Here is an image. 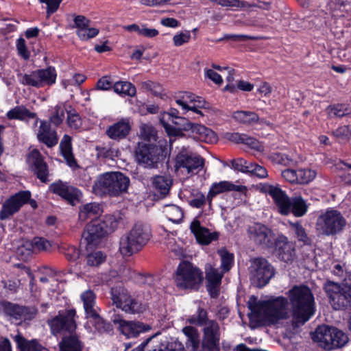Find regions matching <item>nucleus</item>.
<instances>
[{
	"label": "nucleus",
	"mask_w": 351,
	"mask_h": 351,
	"mask_svg": "<svg viewBox=\"0 0 351 351\" xmlns=\"http://www.w3.org/2000/svg\"><path fill=\"white\" fill-rule=\"evenodd\" d=\"M287 305V299L283 296L257 301V298L252 295L247 302L248 308L251 311L249 318L251 321L264 320L269 325L276 324L280 320L288 318Z\"/></svg>",
	"instance_id": "f257e3e1"
},
{
	"label": "nucleus",
	"mask_w": 351,
	"mask_h": 351,
	"mask_svg": "<svg viewBox=\"0 0 351 351\" xmlns=\"http://www.w3.org/2000/svg\"><path fill=\"white\" fill-rule=\"evenodd\" d=\"M293 318L304 324L315 313V298L311 289L305 285H294L288 292Z\"/></svg>",
	"instance_id": "f03ea898"
},
{
	"label": "nucleus",
	"mask_w": 351,
	"mask_h": 351,
	"mask_svg": "<svg viewBox=\"0 0 351 351\" xmlns=\"http://www.w3.org/2000/svg\"><path fill=\"white\" fill-rule=\"evenodd\" d=\"M265 192L272 198L278 212L282 216L302 217L308 212V206L301 195L289 197L279 186L270 184L265 187Z\"/></svg>",
	"instance_id": "7ed1b4c3"
},
{
	"label": "nucleus",
	"mask_w": 351,
	"mask_h": 351,
	"mask_svg": "<svg viewBox=\"0 0 351 351\" xmlns=\"http://www.w3.org/2000/svg\"><path fill=\"white\" fill-rule=\"evenodd\" d=\"M130 184V178L123 173L106 172L97 177L93 186V191L96 195L118 197L128 191Z\"/></svg>",
	"instance_id": "20e7f679"
},
{
	"label": "nucleus",
	"mask_w": 351,
	"mask_h": 351,
	"mask_svg": "<svg viewBox=\"0 0 351 351\" xmlns=\"http://www.w3.org/2000/svg\"><path fill=\"white\" fill-rule=\"evenodd\" d=\"M119 219L114 215H106L92 219L83 231L82 237L88 245H97L118 226Z\"/></svg>",
	"instance_id": "39448f33"
},
{
	"label": "nucleus",
	"mask_w": 351,
	"mask_h": 351,
	"mask_svg": "<svg viewBox=\"0 0 351 351\" xmlns=\"http://www.w3.org/2000/svg\"><path fill=\"white\" fill-rule=\"evenodd\" d=\"M151 228L143 223H136L119 242V251L123 256H130L141 251L152 237Z\"/></svg>",
	"instance_id": "423d86ee"
},
{
	"label": "nucleus",
	"mask_w": 351,
	"mask_h": 351,
	"mask_svg": "<svg viewBox=\"0 0 351 351\" xmlns=\"http://www.w3.org/2000/svg\"><path fill=\"white\" fill-rule=\"evenodd\" d=\"M323 289L334 310H351V281L341 285L327 280L323 285Z\"/></svg>",
	"instance_id": "0eeeda50"
},
{
	"label": "nucleus",
	"mask_w": 351,
	"mask_h": 351,
	"mask_svg": "<svg viewBox=\"0 0 351 351\" xmlns=\"http://www.w3.org/2000/svg\"><path fill=\"white\" fill-rule=\"evenodd\" d=\"M167 156V148L154 143L141 142L135 149V158L140 165L149 168H158Z\"/></svg>",
	"instance_id": "6e6552de"
},
{
	"label": "nucleus",
	"mask_w": 351,
	"mask_h": 351,
	"mask_svg": "<svg viewBox=\"0 0 351 351\" xmlns=\"http://www.w3.org/2000/svg\"><path fill=\"white\" fill-rule=\"evenodd\" d=\"M346 223V218L339 210L328 208L318 216L316 225L322 234L333 237L341 233Z\"/></svg>",
	"instance_id": "1a4fd4ad"
},
{
	"label": "nucleus",
	"mask_w": 351,
	"mask_h": 351,
	"mask_svg": "<svg viewBox=\"0 0 351 351\" xmlns=\"http://www.w3.org/2000/svg\"><path fill=\"white\" fill-rule=\"evenodd\" d=\"M312 339L326 350L344 346L348 338L346 333L333 326H319L313 333Z\"/></svg>",
	"instance_id": "9d476101"
},
{
	"label": "nucleus",
	"mask_w": 351,
	"mask_h": 351,
	"mask_svg": "<svg viewBox=\"0 0 351 351\" xmlns=\"http://www.w3.org/2000/svg\"><path fill=\"white\" fill-rule=\"evenodd\" d=\"M203 279V272L191 263L183 261L179 264L175 277L178 287L197 290Z\"/></svg>",
	"instance_id": "9b49d317"
},
{
	"label": "nucleus",
	"mask_w": 351,
	"mask_h": 351,
	"mask_svg": "<svg viewBox=\"0 0 351 351\" xmlns=\"http://www.w3.org/2000/svg\"><path fill=\"white\" fill-rule=\"evenodd\" d=\"M77 317L75 308L66 309L64 311H58V314L47 320L51 334L53 336L74 333L77 329L75 317Z\"/></svg>",
	"instance_id": "f8f14e48"
},
{
	"label": "nucleus",
	"mask_w": 351,
	"mask_h": 351,
	"mask_svg": "<svg viewBox=\"0 0 351 351\" xmlns=\"http://www.w3.org/2000/svg\"><path fill=\"white\" fill-rule=\"evenodd\" d=\"M111 295L113 304L126 313H143L145 310V306L142 302L132 298L123 287L112 288Z\"/></svg>",
	"instance_id": "ddd939ff"
},
{
	"label": "nucleus",
	"mask_w": 351,
	"mask_h": 351,
	"mask_svg": "<svg viewBox=\"0 0 351 351\" xmlns=\"http://www.w3.org/2000/svg\"><path fill=\"white\" fill-rule=\"evenodd\" d=\"M152 338H148L134 348H132V343H125L124 351H183L184 346L183 343L177 339L166 338L165 340L154 344Z\"/></svg>",
	"instance_id": "4468645a"
},
{
	"label": "nucleus",
	"mask_w": 351,
	"mask_h": 351,
	"mask_svg": "<svg viewBox=\"0 0 351 351\" xmlns=\"http://www.w3.org/2000/svg\"><path fill=\"white\" fill-rule=\"evenodd\" d=\"M189 121L188 119L179 116V111L174 108H171L169 112H164L160 116V123L169 136H184L182 128H184Z\"/></svg>",
	"instance_id": "2eb2a0df"
},
{
	"label": "nucleus",
	"mask_w": 351,
	"mask_h": 351,
	"mask_svg": "<svg viewBox=\"0 0 351 351\" xmlns=\"http://www.w3.org/2000/svg\"><path fill=\"white\" fill-rule=\"evenodd\" d=\"M111 322L117 326V330L127 339L135 338L141 333L149 331L151 326L139 321H128L118 313H114Z\"/></svg>",
	"instance_id": "dca6fc26"
},
{
	"label": "nucleus",
	"mask_w": 351,
	"mask_h": 351,
	"mask_svg": "<svg viewBox=\"0 0 351 351\" xmlns=\"http://www.w3.org/2000/svg\"><path fill=\"white\" fill-rule=\"evenodd\" d=\"M252 266L254 269L252 280L258 288L266 286L275 275L274 267L264 258H255L252 262Z\"/></svg>",
	"instance_id": "f3484780"
},
{
	"label": "nucleus",
	"mask_w": 351,
	"mask_h": 351,
	"mask_svg": "<svg viewBox=\"0 0 351 351\" xmlns=\"http://www.w3.org/2000/svg\"><path fill=\"white\" fill-rule=\"evenodd\" d=\"M221 332L219 323L211 319L202 329L200 350L199 351H220Z\"/></svg>",
	"instance_id": "a211bd4d"
},
{
	"label": "nucleus",
	"mask_w": 351,
	"mask_h": 351,
	"mask_svg": "<svg viewBox=\"0 0 351 351\" xmlns=\"http://www.w3.org/2000/svg\"><path fill=\"white\" fill-rule=\"evenodd\" d=\"M31 196L29 191H20L11 195L2 204L0 210V220L10 219L18 213L21 208L29 202Z\"/></svg>",
	"instance_id": "6ab92c4d"
},
{
	"label": "nucleus",
	"mask_w": 351,
	"mask_h": 351,
	"mask_svg": "<svg viewBox=\"0 0 351 351\" xmlns=\"http://www.w3.org/2000/svg\"><path fill=\"white\" fill-rule=\"evenodd\" d=\"M274 254L286 263L291 264L297 258L295 243L289 241L283 234H278L272 243Z\"/></svg>",
	"instance_id": "aec40b11"
},
{
	"label": "nucleus",
	"mask_w": 351,
	"mask_h": 351,
	"mask_svg": "<svg viewBox=\"0 0 351 351\" xmlns=\"http://www.w3.org/2000/svg\"><path fill=\"white\" fill-rule=\"evenodd\" d=\"M249 238L256 245L266 248H271L275 234L267 226L256 222L250 226L247 230Z\"/></svg>",
	"instance_id": "412c9836"
},
{
	"label": "nucleus",
	"mask_w": 351,
	"mask_h": 351,
	"mask_svg": "<svg viewBox=\"0 0 351 351\" xmlns=\"http://www.w3.org/2000/svg\"><path fill=\"white\" fill-rule=\"evenodd\" d=\"M176 169H186L189 173L199 171L204 165V159L199 155L193 154L186 150L180 152L175 159Z\"/></svg>",
	"instance_id": "4be33fe9"
},
{
	"label": "nucleus",
	"mask_w": 351,
	"mask_h": 351,
	"mask_svg": "<svg viewBox=\"0 0 351 351\" xmlns=\"http://www.w3.org/2000/svg\"><path fill=\"white\" fill-rule=\"evenodd\" d=\"M188 132V135L197 141L206 143H214L217 141L216 133L211 129L202 124L193 123L189 121L182 128V133Z\"/></svg>",
	"instance_id": "5701e85b"
},
{
	"label": "nucleus",
	"mask_w": 351,
	"mask_h": 351,
	"mask_svg": "<svg viewBox=\"0 0 351 351\" xmlns=\"http://www.w3.org/2000/svg\"><path fill=\"white\" fill-rule=\"evenodd\" d=\"M49 190L71 204L79 201L82 196V192L80 189L61 180L51 183L49 186Z\"/></svg>",
	"instance_id": "b1692460"
},
{
	"label": "nucleus",
	"mask_w": 351,
	"mask_h": 351,
	"mask_svg": "<svg viewBox=\"0 0 351 351\" xmlns=\"http://www.w3.org/2000/svg\"><path fill=\"white\" fill-rule=\"evenodd\" d=\"M30 168L36 178L43 183L49 182V168L39 150L34 149L27 156Z\"/></svg>",
	"instance_id": "393cba45"
},
{
	"label": "nucleus",
	"mask_w": 351,
	"mask_h": 351,
	"mask_svg": "<svg viewBox=\"0 0 351 351\" xmlns=\"http://www.w3.org/2000/svg\"><path fill=\"white\" fill-rule=\"evenodd\" d=\"M4 313L16 320L30 321L33 319L36 313L37 309L33 307L20 306L10 302L3 303Z\"/></svg>",
	"instance_id": "a878e982"
},
{
	"label": "nucleus",
	"mask_w": 351,
	"mask_h": 351,
	"mask_svg": "<svg viewBox=\"0 0 351 351\" xmlns=\"http://www.w3.org/2000/svg\"><path fill=\"white\" fill-rule=\"evenodd\" d=\"M132 130L129 118H122L109 125L106 131L107 136L113 141H120L125 139Z\"/></svg>",
	"instance_id": "bb28decb"
},
{
	"label": "nucleus",
	"mask_w": 351,
	"mask_h": 351,
	"mask_svg": "<svg viewBox=\"0 0 351 351\" xmlns=\"http://www.w3.org/2000/svg\"><path fill=\"white\" fill-rule=\"evenodd\" d=\"M190 230L194 234L197 241L202 245H208L211 242L219 239V232H210L209 229L202 227L200 221L197 219H195L191 222Z\"/></svg>",
	"instance_id": "cd10ccee"
},
{
	"label": "nucleus",
	"mask_w": 351,
	"mask_h": 351,
	"mask_svg": "<svg viewBox=\"0 0 351 351\" xmlns=\"http://www.w3.org/2000/svg\"><path fill=\"white\" fill-rule=\"evenodd\" d=\"M223 273H221L218 269L212 268L206 274V289L210 298H217L219 295V287L221 284V280Z\"/></svg>",
	"instance_id": "c85d7f7f"
},
{
	"label": "nucleus",
	"mask_w": 351,
	"mask_h": 351,
	"mask_svg": "<svg viewBox=\"0 0 351 351\" xmlns=\"http://www.w3.org/2000/svg\"><path fill=\"white\" fill-rule=\"evenodd\" d=\"M245 189V186L236 185L230 181H220L213 182L209 189V197H215L217 195L230 191L243 192Z\"/></svg>",
	"instance_id": "c756f323"
},
{
	"label": "nucleus",
	"mask_w": 351,
	"mask_h": 351,
	"mask_svg": "<svg viewBox=\"0 0 351 351\" xmlns=\"http://www.w3.org/2000/svg\"><path fill=\"white\" fill-rule=\"evenodd\" d=\"M60 351H83L84 343L75 332L64 335L59 343Z\"/></svg>",
	"instance_id": "7c9ffc66"
},
{
	"label": "nucleus",
	"mask_w": 351,
	"mask_h": 351,
	"mask_svg": "<svg viewBox=\"0 0 351 351\" xmlns=\"http://www.w3.org/2000/svg\"><path fill=\"white\" fill-rule=\"evenodd\" d=\"M172 183V179L166 176H155L152 179V187L160 198L169 194Z\"/></svg>",
	"instance_id": "2f4dec72"
},
{
	"label": "nucleus",
	"mask_w": 351,
	"mask_h": 351,
	"mask_svg": "<svg viewBox=\"0 0 351 351\" xmlns=\"http://www.w3.org/2000/svg\"><path fill=\"white\" fill-rule=\"evenodd\" d=\"M182 332L186 337L185 342L186 350L188 351H199L201 341L197 329L193 326H187L182 328Z\"/></svg>",
	"instance_id": "473e14b6"
},
{
	"label": "nucleus",
	"mask_w": 351,
	"mask_h": 351,
	"mask_svg": "<svg viewBox=\"0 0 351 351\" xmlns=\"http://www.w3.org/2000/svg\"><path fill=\"white\" fill-rule=\"evenodd\" d=\"M86 318L90 320L96 332L100 334L113 333L112 324L101 317L97 312L88 315Z\"/></svg>",
	"instance_id": "72a5a7b5"
},
{
	"label": "nucleus",
	"mask_w": 351,
	"mask_h": 351,
	"mask_svg": "<svg viewBox=\"0 0 351 351\" xmlns=\"http://www.w3.org/2000/svg\"><path fill=\"white\" fill-rule=\"evenodd\" d=\"M14 341L20 351H48L36 339L28 341L19 333L14 337Z\"/></svg>",
	"instance_id": "f704fd0d"
},
{
	"label": "nucleus",
	"mask_w": 351,
	"mask_h": 351,
	"mask_svg": "<svg viewBox=\"0 0 351 351\" xmlns=\"http://www.w3.org/2000/svg\"><path fill=\"white\" fill-rule=\"evenodd\" d=\"M290 227L293 231L294 237L301 246H311L313 243V239L308 234L306 229L300 221L289 222Z\"/></svg>",
	"instance_id": "c9c22d12"
},
{
	"label": "nucleus",
	"mask_w": 351,
	"mask_h": 351,
	"mask_svg": "<svg viewBox=\"0 0 351 351\" xmlns=\"http://www.w3.org/2000/svg\"><path fill=\"white\" fill-rule=\"evenodd\" d=\"M39 87L52 86L56 82L57 72L54 66H49L45 69H38Z\"/></svg>",
	"instance_id": "e433bc0d"
},
{
	"label": "nucleus",
	"mask_w": 351,
	"mask_h": 351,
	"mask_svg": "<svg viewBox=\"0 0 351 351\" xmlns=\"http://www.w3.org/2000/svg\"><path fill=\"white\" fill-rule=\"evenodd\" d=\"M6 117L10 120L24 121L27 119H34L37 115L36 113L30 112L24 106H17L10 110L6 113Z\"/></svg>",
	"instance_id": "4c0bfd02"
},
{
	"label": "nucleus",
	"mask_w": 351,
	"mask_h": 351,
	"mask_svg": "<svg viewBox=\"0 0 351 351\" xmlns=\"http://www.w3.org/2000/svg\"><path fill=\"white\" fill-rule=\"evenodd\" d=\"M80 298L83 302L86 317L97 312L94 308L96 303V295L93 291L88 289L82 292Z\"/></svg>",
	"instance_id": "58836bf2"
},
{
	"label": "nucleus",
	"mask_w": 351,
	"mask_h": 351,
	"mask_svg": "<svg viewBox=\"0 0 351 351\" xmlns=\"http://www.w3.org/2000/svg\"><path fill=\"white\" fill-rule=\"evenodd\" d=\"M113 90L123 97L126 96L134 97L136 93L135 86L128 81H118L114 82Z\"/></svg>",
	"instance_id": "ea45409f"
},
{
	"label": "nucleus",
	"mask_w": 351,
	"mask_h": 351,
	"mask_svg": "<svg viewBox=\"0 0 351 351\" xmlns=\"http://www.w3.org/2000/svg\"><path fill=\"white\" fill-rule=\"evenodd\" d=\"M99 205L95 202L84 204L80 207L78 217L81 221H85L88 218L95 217L99 213Z\"/></svg>",
	"instance_id": "a19ab883"
},
{
	"label": "nucleus",
	"mask_w": 351,
	"mask_h": 351,
	"mask_svg": "<svg viewBox=\"0 0 351 351\" xmlns=\"http://www.w3.org/2000/svg\"><path fill=\"white\" fill-rule=\"evenodd\" d=\"M326 112L329 118H342L350 114V110L345 104H334L326 108Z\"/></svg>",
	"instance_id": "79ce46f5"
},
{
	"label": "nucleus",
	"mask_w": 351,
	"mask_h": 351,
	"mask_svg": "<svg viewBox=\"0 0 351 351\" xmlns=\"http://www.w3.org/2000/svg\"><path fill=\"white\" fill-rule=\"evenodd\" d=\"M232 117L236 121L247 125L257 123L259 120L258 115L251 111H237L234 112Z\"/></svg>",
	"instance_id": "37998d69"
},
{
	"label": "nucleus",
	"mask_w": 351,
	"mask_h": 351,
	"mask_svg": "<svg viewBox=\"0 0 351 351\" xmlns=\"http://www.w3.org/2000/svg\"><path fill=\"white\" fill-rule=\"evenodd\" d=\"M210 320L208 319V312L206 309L199 306L193 315L189 317L187 322L197 326H206Z\"/></svg>",
	"instance_id": "c03bdc74"
},
{
	"label": "nucleus",
	"mask_w": 351,
	"mask_h": 351,
	"mask_svg": "<svg viewBox=\"0 0 351 351\" xmlns=\"http://www.w3.org/2000/svg\"><path fill=\"white\" fill-rule=\"evenodd\" d=\"M67 114L66 123L69 127L73 130H79L82 125V118L77 110L69 105L68 108L65 109Z\"/></svg>",
	"instance_id": "a18cd8bd"
},
{
	"label": "nucleus",
	"mask_w": 351,
	"mask_h": 351,
	"mask_svg": "<svg viewBox=\"0 0 351 351\" xmlns=\"http://www.w3.org/2000/svg\"><path fill=\"white\" fill-rule=\"evenodd\" d=\"M269 160L274 164L285 167H293L297 162L286 154L280 152H272L268 156Z\"/></svg>",
	"instance_id": "49530a36"
},
{
	"label": "nucleus",
	"mask_w": 351,
	"mask_h": 351,
	"mask_svg": "<svg viewBox=\"0 0 351 351\" xmlns=\"http://www.w3.org/2000/svg\"><path fill=\"white\" fill-rule=\"evenodd\" d=\"M58 251L60 254H64L69 261H75L80 254L78 248L67 243H61L58 247Z\"/></svg>",
	"instance_id": "de8ad7c7"
},
{
	"label": "nucleus",
	"mask_w": 351,
	"mask_h": 351,
	"mask_svg": "<svg viewBox=\"0 0 351 351\" xmlns=\"http://www.w3.org/2000/svg\"><path fill=\"white\" fill-rule=\"evenodd\" d=\"M218 253L221 257V268L223 273L229 271L234 263V254L226 248L220 250Z\"/></svg>",
	"instance_id": "09e8293b"
},
{
	"label": "nucleus",
	"mask_w": 351,
	"mask_h": 351,
	"mask_svg": "<svg viewBox=\"0 0 351 351\" xmlns=\"http://www.w3.org/2000/svg\"><path fill=\"white\" fill-rule=\"evenodd\" d=\"M232 140L237 143H243L255 150H260L261 145L258 140L246 134L235 133L232 135Z\"/></svg>",
	"instance_id": "8fccbe9b"
},
{
	"label": "nucleus",
	"mask_w": 351,
	"mask_h": 351,
	"mask_svg": "<svg viewBox=\"0 0 351 351\" xmlns=\"http://www.w3.org/2000/svg\"><path fill=\"white\" fill-rule=\"evenodd\" d=\"M29 245L34 252H50L51 249V242L44 237H34Z\"/></svg>",
	"instance_id": "3c124183"
},
{
	"label": "nucleus",
	"mask_w": 351,
	"mask_h": 351,
	"mask_svg": "<svg viewBox=\"0 0 351 351\" xmlns=\"http://www.w3.org/2000/svg\"><path fill=\"white\" fill-rule=\"evenodd\" d=\"M195 95L190 92H183L180 93V95L178 99H176V104L182 107V110H184L183 114H185L186 112L189 111L191 108V105L194 101Z\"/></svg>",
	"instance_id": "603ef678"
},
{
	"label": "nucleus",
	"mask_w": 351,
	"mask_h": 351,
	"mask_svg": "<svg viewBox=\"0 0 351 351\" xmlns=\"http://www.w3.org/2000/svg\"><path fill=\"white\" fill-rule=\"evenodd\" d=\"M106 255L101 251H95L88 254L86 256V263L90 267H98L104 263Z\"/></svg>",
	"instance_id": "864d4df0"
},
{
	"label": "nucleus",
	"mask_w": 351,
	"mask_h": 351,
	"mask_svg": "<svg viewBox=\"0 0 351 351\" xmlns=\"http://www.w3.org/2000/svg\"><path fill=\"white\" fill-rule=\"evenodd\" d=\"M38 76V69L32 71L28 74H24L20 80V82L24 86H29L39 88V78Z\"/></svg>",
	"instance_id": "5fc2aeb1"
},
{
	"label": "nucleus",
	"mask_w": 351,
	"mask_h": 351,
	"mask_svg": "<svg viewBox=\"0 0 351 351\" xmlns=\"http://www.w3.org/2000/svg\"><path fill=\"white\" fill-rule=\"evenodd\" d=\"M167 213V218L169 221L175 223H179L182 221L184 212L180 207L176 205H171L169 206V209Z\"/></svg>",
	"instance_id": "6e6d98bb"
},
{
	"label": "nucleus",
	"mask_w": 351,
	"mask_h": 351,
	"mask_svg": "<svg viewBox=\"0 0 351 351\" xmlns=\"http://www.w3.org/2000/svg\"><path fill=\"white\" fill-rule=\"evenodd\" d=\"M230 168L235 171H240L247 173L249 171L250 163L243 158H237L230 161Z\"/></svg>",
	"instance_id": "4d7b16f0"
},
{
	"label": "nucleus",
	"mask_w": 351,
	"mask_h": 351,
	"mask_svg": "<svg viewBox=\"0 0 351 351\" xmlns=\"http://www.w3.org/2000/svg\"><path fill=\"white\" fill-rule=\"evenodd\" d=\"M300 172L299 184L302 185L309 184L315 178L317 175L315 171L308 168H301Z\"/></svg>",
	"instance_id": "13d9d810"
},
{
	"label": "nucleus",
	"mask_w": 351,
	"mask_h": 351,
	"mask_svg": "<svg viewBox=\"0 0 351 351\" xmlns=\"http://www.w3.org/2000/svg\"><path fill=\"white\" fill-rule=\"evenodd\" d=\"M208 104L201 97L195 96L194 98V101H193L191 104V108L189 111H192L193 112L198 114L199 117H203L204 114L199 110L201 108H206V106Z\"/></svg>",
	"instance_id": "bf43d9fd"
},
{
	"label": "nucleus",
	"mask_w": 351,
	"mask_h": 351,
	"mask_svg": "<svg viewBox=\"0 0 351 351\" xmlns=\"http://www.w3.org/2000/svg\"><path fill=\"white\" fill-rule=\"evenodd\" d=\"M40 142L46 145L48 147H53L56 145L58 143V137L57 132L55 130L53 132L38 137Z\"/></svg>",
	"instance_id": "052dcab7"
},
{
	"label": "nucleus",
	"mask_w": 351,
	"mask_h": 351,
	"mask_svg": "<svg viewBox=\"0 0 351 351\" xmlns=\"http://www.w3.org/2000/svg\"><path fill=\"white\" fill-rule=\"evenodd\" d=\"M114 84L110 76H103L97 80L95 90H110L114 88Z\"/></svg>",
	"instance_id": "680f3d73"
},
{
	"label": "nucleus",
	"mask_w": 351,
	"mask_h": 351,
	"mask_svg": "<svg viewBox=\"0 0 351 351\" xmlns=\"http://www.w3.org/2000/svg\"><path fill=\"white\" fill-rule=\"evenodd\" d=\"M251 176H254L258 178H265L267 176V171L265 167L256 163H250L248 173Z\"/></svg>",
	"instance_id": "e2e57ef3"
},
{
	"label": "nucleus",
	"mask_w": 351,
	"mask_h": 351,
	"mask_svg": "<svg viewBox=\"0 0 351 351\" xmlns=\"http://www.w3.org/2000/svg\"><path fill=\"white\" fill-rule=\"evenodd\" d=\"M98 29L95 27H86L85 30H77L76 34L82 40H88L90 38H95L99 34Z\"/></svg>",
	"instance_id": "0e129e2a"
},
{
	"label": "nucleus",
	"mask_w": 351,
	"mask_h": 351,
	"mask_svg": "<svg viewBox=\"0 0 351 351\" xmlns=\"http://www.w3.org/2000/svg\"><path fill=\"white\" fill-rule=\"evenodd\" d=\"M64 111L60 106H56L53 113L49 118L50 122L56 126H59L64 120Z\"/></svg>",
	"instance_id": "69168bd1"
},
{
	"label": "nucleus",
	"mask_w": 351,
	"mask_h": 351,
	"mask_svg": "<svg viewBox=\"0 0 351 351\" xmlns=\"http://www.w3.org/2000/svg\"><path fill=\"white\" fill-rule=\"evenodd\" d=\"M191 39V34L189 31H185L184 32H181L178 34H176L173 37V45L176 47H180L183 45L185 43L189 42Z\"/></svg>",
	"instance_id": "338daca9"
},
{
	"label": "nucleus",
	"mask_w": 351,
	"mask_h": 351,
	"mask_svg": "<svg viewBox=\"0 0 351 351\" xmlns=\"http://www.w3.org/2000/svg\"><path fill=\"white\" fill-rule=\"evenodd\" d=\"M332 134L337 138L346 140L351 136V128L350 125L339 126L332 132Z\"/></svg>",
	"instance_id": "774afa93"
}]
</instances>
